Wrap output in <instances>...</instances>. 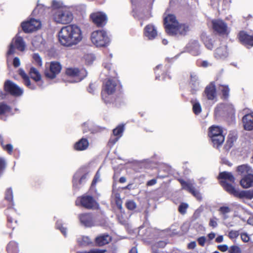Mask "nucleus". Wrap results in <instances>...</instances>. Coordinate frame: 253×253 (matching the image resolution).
<instances>
[{
	"label": "nucleus",
	"instance_id": "obj_1",
	"mask_svg": "<svg viewBox=\"0 0 253 253\" xmlns=\"http://www.w3.org/2000/svg\"><path fill=\"white\" fill-rule=\"evenodd\" d=\"M83 39L80 28L76 25H69L62 27L58 33L60 43L66 46L76 45Z\"/></svg>",
	"mask_w": 253,
	"mask_h": 253
},
{
	"label": "nucleus",
	"instance_id": "obj_2",
	"mask_svg": "<svg viewBox=\"0 0 253 253\" xmlns=\"http://www.w3.org/2000/svg\"><path fill=\"white\" fill-rule=\"evenodd\" d=\"M104 69L108 71L106 75L110 77L107 79L103 83V90L102 92V99L106 102H108L109 100L108 96L113 94L117 89L118 85V81L116 79V73L114 70H112V64L108 61H104L103 63Z\"/></svg>",
	"mask_w": 253,
	"mask_h": 253
},
{
	"label": "nucleus",
	"instance_id": "obj_3",
	"mask_svg": "<svg viewBox=\"0 0 253 253\" xmlns=\"http://www.w3.org/2000/svg\"><path fill=\"white\" fill-rule=\"evenodd\" d=\"M164 24L166 32L169 35H184L188 31V27L179 23L172 14H169L164 18Z\"/></svg>",
	"mask_w": 253,
	"mask_h": 253
},
{
	"label": "nucleus",
	"instance_id": "obj_4",
	"mask_svg": "<svg viewBox=\"0 0 253 253\" xmlns=\"http://www.w3.org/2000/svg\"><path fill=\"white\" fill-rule=\"evenodd\" d=\"M51 19L58 24L66 25L73 19V15L69 8H62L51 13Z\"/></svg>",
	"mask_w": 253,
	"mask_h": 253
},
{
	"label": "nucleus",
	"instance_id": "obj_5",
	"mask_svg": "<svg viewBox=\"0 0 253 253\" xmlns=\"http://www.w3.org/2000/svg\"><path fill=\"white\" fill-rule=\"evenodd\" d=\"M91 42L96 47H106L110 42V39L107 32L103 30L93 31L90 36Z\"/></svg>",
	"mask_w": 253,
	"mask_h": 253
},
{
	"label": "nucleus",
	"instance_id": "obj_6",
	"mask_svg": "<svg viewBox=\"0 0 253 253\" xmlns=\"http://www.w3.org/2000/svg\"><path fill=\"white\" fill-rule=\"evenodd\" d=\"M209 136L215 147L217 148L221 145L224 140L222 130L218 126H212L209 128Z\"/></svg>",
	"mask_w": 253,
	"mask_h": 253
},
{
	"label": "nucleus",
	"instance_id": "obj_7",
	"mask_svg": "<svg viewBox=\"0 0 253 253\" xmlns=\"http://www.w3.org/2000/svg\"><path fill=\"white\" fill-rule=\"evenodd\" d=\"M66 75L71 83H77L81 81L87 75V72L84 69L79 70L77 68H68L66 71Z\"/></svg>",
	"mask_w": 253,
	"mask_h": 253
},
{
	"label": "nucleus",
	"instance_id": "obj_8",
	"mask_svg": "<svg viewBox=\"0 0 253 253\" xmlns=\"http://www.w3.org/2000/svg\"><path fill=\"white\" fill-rule=\"evenodd\" d=\"M25 46L26 45L22 38L17 35L12 40L7 54L8 55L13 54L15 52V48L23 51L24 50Z\"/></svg>",
	"mask_w": 253,
	"mask_h": 253
},
{
	"label": "nucleus",
	"instance_id": "obj_9",
	"mask_svg": "<svg viewBox=\"0 0 253 253\" xmlns=\"http://www.w3.org/2000/svg\"><path fill=\"white\" fill-rule=\"evenodd\" d=\"M76 205L82 206L86 209H91L95 208L97 203L92 197L84 196L77 198L76 201Z\"/></svg>",
	"mask_w": 253,
	"mask_h": 253
},
{
	"label": "nucleus",
	"instance_id": "obj_10",
	"mask_svg": "<svg viewBox=\"0 0 253 253\" xmlns=\"http://www.w3.org/2000/svg\"><path fill=\"white\" fill-rule=\"evenodd\" d=\"M61 65L56 61L51 62L49 64V69L45 71V76L49 79H54L61 71Z\"/></svg>",
	"mask_w": 253,
	"mask_h": 253
},
{
	"label": "nucleus",
	"instance_id": "obj_11",
	"mask_svg": "<svg viewBox=\"0 0 253 253\" xmlns=\"http://www.w3.org/2000/svg\"><path fill=\"white\" fill-rule=\"evenodd\" d=\"M21 26L25 33H30L40 29L41 27V22L39 20L31 19L30 21L23 22Z\"/></svg>",
	"mask_w": 253,
	"mask_h": 253
},
{
	"label": "nucleus",
	"instance_id": "obj_12",
	"mask_svg": "<svg viewBox=\"0 0 253 253\" xmlns=\"http://www.w3.org/2000/svg\"><path fill=\"white\" fill-rule=\"evenodd\" d=\"M4 89L6 91L15 96H20L23 93L21 88L10 81H7L5 83Z\"/></svg>",
	"mask_w": 253,
	"mask_h": 253
},
{
	"label": "nucleus",
	"instance_id": "obj_13",
	"mask_svg": "<svg viewBox=\"0 0 253 253\" xmlns=\"http://www.w3.org/2000/svg\"><path fill=\"white\" fill-rule=\"evenodd\" d=\"M90 18L94 23L98 27H103L107 23V17L106 15L103 12H97L90 15Z\"/></svg>",
	"mask_w": 253,
	"mask_h": 253
},
{
	"label": "nucleus",
	"instance_id": "obj_14",
	"mask_svg": "<svg viewBox=\"0 0 253 253\" xmlns=\"http://www.w3.org/2000/svg\"><path fill=\"white\" fill-rule=\"evenodd\" d=\"M179 182L182 187V188L192 193L198 200H201L202 196L198 190L195 189L194 183L192 181H185L183 180L180 179Z\"/></svg>",
	"mask_w": 253,
	"mask_h": 253
},
{
	"label": "nucleus",
	"instance_id": "obj_15",
	"mask_svg": "<svg viewBox=\"0 0 253 253\" xmlns=\"http://www.w3.org/2000/svg\"><path fill=\"white\" fill-rule=\"evenodd\" d=\"M79 218L81 224L85 227H90L96 225L94 218L91 214H81L79 215Z\"/></svg>",
	"mask_w": 253,
	"mask_h": 253
},
{
	"label": "nucleus",
	"instance_id": "obj_16",
	"mask_svg": "<svg viewBox=\"0 0 253 253\" xmlns=\"http://www.w3.org/2000/svg\"><path fill=\"white\" fill-rule=\"evenodd\" d=\"M185 49L193 55L200 53V45L196 40H191L185 47Z\"/></svg>",
	"mask_w": 253,
	"mask_h": 253
},
{
	"label": "nucleus",
	"instance_id": "obj_17",
	"mask_svg": "<svg viewBox=\"0 0 253 253\" xmlns=\"http://www.w3.org/2000/svg\"><path fill=\"white\" fill-rule=\"evenodd\" d=\"M158 35L157 28L152 24H148L144 29V35L149 40L154 39Z\"/></svg>",
	"mask_w": 253,
	"mask_h": 253
},
{
	"label": "nucleus",
	"instance_id": "obj_18",
	"mask_svg": "<svg viewBox=\"0 0 253 253\" xmlns=\"http://www.w3.org/2000/svg\"><path fill=\"white\" fill-rule=\"evenodd\" d=\"M213 29L220 34H225L227 32V26L221 20H214L212 21Z\"/></svg>",
	"mask_w": 253,
	"mask_h": 253
},
{
	"label": "nucleus",
	"instance_id": "obj_19",
	"mask_svg": "<svg viewBox=\"0 0 253 253\" xmlns=\"http://www.w3.org/2000/svg\"><path fill=\"white\" fill-rule=\"evenodd\" d=\"M87 175V173L81 175L80 172L78 171L73 178V186L76 188H79L86 181Z\"/></svg>",
	"mask_w": 253,
	"mask_h": 253
},
{
	"label": "nucleus",
	"instance_id": "obj_20",
	"mask_svg": "<svg viewBox=\"0 0 253 253\" xmlns=\"http://www.w3.org/2000/svg\"><path fill=\"white\" fill-rule=\"evenodd\" d=\"M204 95L208 100H213L216 96L215 85L211 83L205 88L204 91Z\"/></svg>",
	"mask_w": 253,
	"mask_h": 253
},
{
	"label": "nucleus",
	"instance_id": "obj_21",
	"mask_svg": "<svg viewBox=\"0 0 253 253\" xmlns=\"http://www.w3.org/2000/svg\"><path fill=\"white\" fill-rule=\"evenodd\" d=\"M242 121L245 129L247 130L253 129V113L244 116Z\"/></svg>",
	"mask_w": 253,
	"mask_h": 253
},
{
	"label": "nucleus",
	"instance_id": "obj_22",
	"mask_svg": "<svg viewBox=\"0 0 253 253\" xmlns=\"http://www.w3.org/2000/svg\"><path fill=\"white\" fill-rule=\"evenodd\" d=\"M239 39L243 44L246 45L253 46V36L242 31L239 33Z\"/></svg>",
	"mask_w": 253,
	"mask_h": 253
},
{
	"label": "nucleus",
	"instance_id": "obj_23",
	"mask_svg": "<svg viewBox=\"0 0 253 253\" xmlns=\"http://www.w3.org/2000/svg\"><path fill=\"white\" fill-rule=\"evenodd\" d=\"M239 39L243 44L246 45L253 46V36L242 31L239 33Z\"/></svg>",
	"mask_w": 253,
	"mask_h": 253
},
{
	"label": "nucleus",
	"instance_id": "obj_24",
	"mask_svg": "<svg viewBox=\"0 0 253 253\" xmlns=\"http://www.w3.org/2000/svg\"><path fill=\"white\" fill-rule=\"evenodd\" d=\"M228 53L226 45L217 48L214 52V57L218 59H223L228 56Z\"/></svg>",
	"mask_w": 253,
	"mask_h": 253
},
{
	"label": "nucleus",
	"instance_id": "obj_25",
	"mask_svg": "<svg viewBox=\"0 0 253 253\" xmlns=\"http://www.w3.org/2000/svg\"><path fill=\"white\" fill-rule=\"evenodd\" d=\"M19 74L22 78L25 85L31 89H35L36 88V84H35L31 83L29 77L22 69H20L19 70Z\"/></svg>",
	"mask_w": 253,
	"mask_h": 253
},
{
	"label": "nucleus",
	"instance_id": "obj_26",
	"mask_svg": "<svg viewBox=\"0 0 253 253\" xmlns=\"http://www.w3.org/2000/svg\"><path fill=\"white\" fill-rule=\"evenodd\" d=\"M240 184L244 188L253 187V173L243 177L240 180Z\"/></svg>",
	"mask_w": 253,
	"mask_h": 253
},
{
	"label": "nucleus",
	"instance_id": "obj_27",
	"mask_svg": "<svg viewBox=\"0 0 253 253\" xmlns=\"http://www.w3.org/2000/svg\"><path fill=\"white\" fill-rule=\"evenodd\" d=\"M89 146V142L86 138H82L74 144V149L77 151L86 150Z\"/></svg>",
	"mask_w": 253,
	"mask_h": 253
},
{
	"label": "nucleus",
	"instance_id": "obj_28",
	"mask_svg": "<svg viewBox=\"0 0 253 253\" xmlns=\"http://www.w3.org/2000/svg\"><path fill=\"white\" fill-rule=\"evenodd\" d=\"M111 240V237L108 234H102L95 238L96 244L102 246L108 244Z\"/></svg>",
	"mask_w": 253,
	"mask_h": 253
},
{
	"label": "nucleus",
	"instance_id": "obj_29",
	"mask_svg": "<svg viewBox=\"0 0 253 253\" xmlns=\"http://www.w3.org/2000/svg\"><path fill=\"white\" fill-rule=\"evenodd\" d=\"M237 170L242 175L245 176L253 173V170L248 165H242L237 168Z\"/></svg>",
	"mask_w": 253,
	"mask_h": 253
},
{
	"label": "nucleus",
	"instance_id": "obj_30",
	"mask_svg": "<svg viewBox=\"0 0 253 253\" xmlns=\"http://www.w3.org/2000/svg\"><path fill=\"white\" fill-rule=\"evenodd\" d=\"M237 197L240 199L252 200L253 199V190H239Z\"/></svg>",
	"mask_w": 253,
	"mask_h": 253
},
{
	"label": "nucleus",
	"instance_id": "obj_31",
	"mask_svg": "<svg viewBox=\"0 0 253 253\" xmlns=\"http://www.w3.org/2000/svg\"><path fill=\"white\" fill-rule=\"evenodd\" d=\"M221 184L227 192L237 197L239 190L235 189L232 185L225 181H221Z\"/></svg>",
	"mask_w": 253,
	"mask_h": 253
},
{
	"label": "nucleus",
	"instance_id": "obj_32",
	"mask_svg": "<svg viewBox=\"0 0 253 253\" xmlns=\"http://www.w3.org/2000/svg\"><path fill=\"white\" fill-rule=\"evenodd\" d=\"M29 75L31 78L36 82H39L41 80L42 76L37 69L32 67L29 71Z\"/></svg>",
	"mask_w": 253,
	"mask_h": 253
},
{
	"label": "nucleus",
	"instance_id": "obj_33",
	"mask_svg": "<svg viewBox=\"0 0 253 253\" xmlns=\"http://www.w3.org/2000/svg\"><path fill=\"white\" fill-rule=\"evenodd\" d=\"M219 178L222 179V181L234 182L235 178L231 173L226 171L221 172L219 175Z\"/></svg>",
	"mask_w": 253,
	"mask_h": 253
},
{
	"label": "nucleus",
	"instance_id": "obj_34",
	"mask_svg": "<svg viewBox=\"0 0 253 253\" xmlns=\"http://www.w3.org/2000/svg\"><path fill=\"white\" fill-rule=\"evenodd\" d=\"M202 39L206 47L209 49H212L213 47V42H214V41L211 37L207 36L205 35H202Z\"/></svg>",
	"mask_w": 253,
	"mask_h": 253
},
{
	"label": "nucleus",
	"instance_id": "obj_35",
	"mask_svg": "<svg viewBox=\"0 0 253 253\" xmlns=\"http://www.w3.org/2000/svg\"><path fill=\"white\" fill-rule=\"evenodd\" d=\"M124 130V125H120L113 130L114 135L117 136L115 139L113 140L114 144L116 143L118 140V139L122 136Z\"/></svg>",
	"mask_w": 253,
	"mask_h": 253
},
{
	"label": "nucleus",
	"instance_id": "obj_36",
	"mask_svg": "<svg viewBox=\"0 0 253 253\" xmlns=\"http://www.w3.org/2000/svg\"><path fill=\"white\" fill-rule=\"evenodd\" d=\"M11 108L9 106L4 103H0V115L1 119H4L2 118V116L4 115L10 114Z\"/></svg>",
	"mask_w": 253,
	"mask_h": 253
},
{
	"label": "nucleus",
	"instance_id": "obj_37",
	"mask_svg": "<svg viewBox=\"0 0 253 253\" xmlns=\"http://www.w3.org/2000/svg\"><path fill=\"white\" fill-rule=\"evenodd\" d=\"M52 9L51 11V13L54 12L55 11L60 9L62 8H68L67 6L64 5L63 3L60 1L57 0H53L52 2Z\"/></svg>",
	"mask_w": 253,
	"mask_h": 253
},
{
	"label": "nucleus",
	"instance_id": "obj_38",
	"mask_svg": "<svg viewBox=\"0 0 253 253\" xmlns=\"http://www.w3.org/2000/svg\"><path fill=\"white\" fill-rule=\"evenodd\" d=\"M218 211L222 214L223 219L226 220L228 217L227 214L231 211V209L228 207L222 206L220 207Z\"/></svg>",
	"mask_w": 253,
	"mask_h": 253
},
{
	"label": "nucleus",
	"instance_id": "obj_39",
	"mask_svg": "<svg viewBox=\"0 0 253 253\" xmlns=\"http://www.w3.org/2000/svg\"><path fill=\"white\" fill-rule=\"evenodd\" d=\"M197 81V75L194 73H191L190 75V83L193 86V87L195 88V89H198L199 86V83Z\"/></svg>",
	"mask_w": 253,
	"mask_h": 253
},
{
	"label": "nucleus",
	"instance_id": "obj_40",
	"mask_svg": "<svg viewBox=\"0 0 253 253\" xmlns=\"http://www.w3.org/2000/svg\"><path fill=\"white\" fill-rule=\"evenodd\" d=\"M78 242L82 245H87L91 243V240L88 236H82L77 239Z\"/></svg>",
	"mask_w": 253,
	"mask_h": 253
},
{
	"label": "nucleus",
	"instance_id": "obj_41",
	"mask_svg": "<svg viewBox=\"0 0 253 253\" xmlns=\"http://www.w3.org/2000/svg\"><path fill=\"white\" fill-rule=\"evenodd\" d=\"M33 62L37 66L42 67V59L38 53H34L32 56Z\"/></svg>",
	"mask_w": 253,
	"mask_h": 253
},
{
	"label": "nucleus",
	"instance_id": "obj_42",
	"mask_svg": "<svg viewBox=\"0 0 253 253\" xmlns=\"http://www.w3.org/2000/svg\"><path fill=\"white\" fill-rule=\"evenodd\" d=\"M193 111L196 115L199 114L202 111V107L200 103L197 101H192Z\"/></svg>",
	"mask_w": 253,
	"mask_h": 253
},
{
	"label": "nucleus",
	"instance_id": "obj_43",
	"mask_svg": "<svg viewBox=\"0 0 253 253\" xmlns=\"http://www.w3.org/2000/svg\"><path fill=\"white\" fill-rule=\"evenodd\" d=\"M43 39L40 36L35 37L32 40V43L33 45L36 48L41 47Z\"/></svg>",
	"mask_w": 253,
	"mask_h": 253
},
{
	"label": "nucleus",
	"instance_id": "obj_44",
	"mask_svg": "<svg viewBox=\"0 0 253 253\" xmlns=\"http://www.w3.org/2000/svg\"><path fill=\"white\" fill-rule=\"evenodd\" d=\"M56 227L57 229L60 230L61 232L63 234L65 237L67 236V229L66 227L63 226L61 222L58 221L56 222Z\"/></svg>",
	"mask_w": 253,
	"mask_h": 253
},
{
	"label": "nucleus",
	"instance_id": "obj_45",
	"mask_svg": "<svg viewBox=\"0 0 253 253\" xmlns=\"http://www.w3.org/2000/svg\"><path fill=\"white\" fill-rule=\"evenodd\" d=\"M220 89L222 92L223 97L224 98H227L229 96V87L226 85H221L220 87Z\"/></svg>",
	"mask_w": 253,
	"mask_h": 253
},
{
	"label": "nucleus",
	"instance_id": "obj_46",
	"mask_svg": "<svg viewBox=\"0 0 253 253\" xmlns=\"http://www.w3.org/2000/svg\"><path fill=\"white\" fill-rule=\"evenodd\" d=\"M235 140V137H228V140H227L225 147L226 149H229L233 144L234 141Z\"/></svg>",
	"mask_w": 253,
	"mask_h": 253
},
{
	"label": "nucleus",
	"instance_id": "obj_47",
	"mask_svg": "<svg viewBox=\"0 0 253 253\" xmlns=\"http://www.w3.org/2000/svg\"><path fill=\"white\" fill-rule=\"evenodd\" d=\"M5 199L8 201H11L13 199V193L11 188L8 189L5 192Z\"/></svg>",
	"mask_w": 253,
	"mask_h": 253
},
{
	"label": "nucleus",
	"instance_id": "obj_48",
	"mask_svg": "<svg viewBox=\"0 0 253 253\" xmlns=\"http://www.w3.org/2000/svg\"><path fill=\"white\" fill-rule=\"evenodd\" d=\"M126 208L130 210H133L136 207V203L133 201H128L126 204Z\"/></svg>",
	"mask_w": 253,
	"mask_h": 253
},
{
	"label": "nucleus",
	"instance_id": "obj_49",
	"mask_svg": "<svg viewBox=\"0 0 253 253\" xmlns=\"http://www.w3.org/2000/svg\"><path fill=\"white\" fill-rule=\"evenodd\" d=\"M188 207V206L187 204L182 203L179 206L178 211L181 213L184 214L186 212Z\"/></svg>",
	"mask_w": 253,
	"mask_h": 253
},
{
	"label": "nucleus",
	"instance_id": "obj_50",
	"mask_svg": "<svg viewBox=\"0 0 253 253\" xmlns=\"http://www.w3.org/2000/svg\"><path fill=\"white\" fill-rule=\"evenodd\" d=\"M229 252L230 253H241V250L238 246H232L230 248Z\"/></svg>",
	"mask_w": 253,
	"mask_h": 253
},
{
	"label": "nucleus",
	"instance_id": "obj_51",
	"mask_svg": "<svg viewBox=\"0 0 253 253\" xmlns=\"http://www.w3.org/2000/svg\"><path fill=\"white\" fill-rule=\"evenodd\" d=\"M217 218L216 217H213L210 220L209 225L213 228L217 226Z\"/></svg>",
	"mask_w": 253,
	"mask_h": 253
},
{
	"label": "nucleus",
	"instance_id": "obj_52",
	"mask_svg": "<svg viewBox=\"0 0 253 253\" xmlns=\"http://www.w3.org/2000/svg\"><path fill=\"white\" fill-rule=\"evenodd\" d=\"M239 236V232L237 231L231 230L228 234V237L231 239L236 238Z\"/></svg>",
	"mask_w": 253,
	"mask_h": 253
},
{
	"label": "nucleus",
	"instance_id": "obj_53",
	"mask_svg": "<svg viewBox=\"0 0 253 253\" xmlns=\"http://www.w3.org/2000/svg\"><path fill=\"white\" fill-rule=\"evenodd\" d=\"M241 238L242 241L246 243L248 242L250 240V237L249 235L245 233H243L241 234Z\"/></svg>",
	"mask_w": 253,
	"mask_h": 253
},
{
	"label": "nucleus",
	"instance_id": "obj_54",
	"mask_svg": "<svg viewBox=\"0 0 253 253\" xmlns=\"http://www.w3.org/2000/svg\"><path fill=\"white\" fill-rule=\"evenodd\" d=\"M1 145H2L3 148L7 151L9 153H10L13 149V146L11 144H7L6 145H3L2 143H1Z\"/></svg>",
	"mask_w": 253,
	"mask_h": 253
},
{
	"label": "nucleus",
	"instance_id": "obj_55",
	"mask_svg": "<svg viewBox=\"0 0 253 253\" xmlns=\"http://www.w3.org/2000/svg\"><path fill=\"white\" fill-rule=\"evenodd\" d=\"M100 177V174H99V172L97 171V173H96V175H95L93 181H92V182L91 184V186H93L96 184V182L99 180Z\"/></svg>",
	"mask_w": 253,
	"mask_h": 253
},
{
	"label": "nucleus",
	"instance_id": "obj_56",
	"mask_svg": "<svg viewBox=\"0 0 253 253\" xmlns=\"http://www.w3.org/2000/svg\"><path fill=\"white\" fill-rule=\"evenodd\" d=\"M206 241V239L205 237L202 236L198 239V242L199 244L202 246H204L205 245V242Z\"/></svg>",
	"mask_w": 253,
	"mask_h": 253
},
{
	"label": "nucleus",
	"instance_id": "obj_57",
	"mask_svg": "<svg viewBox=\"0 0 253 253\" xmlns=\"http://www.w3.org/2000/svg\"><path fill=\"white\" fill-rule=\"evenodd\" d=\"M218 249L221 252H224L228 250V247L226 245H218L217 247Z\"/></svg>",
	"mask_w": 253,
	"mask_h": 253
},
{
	"label": "nucleus",
	"instance_id": "obj_58",
	"mask_svg": "<svg viewBox=\"0 0 253 253\" xmlns=\"http://www.w3.org/2000/svg\"><path fill=\"white\" fill-rule=\"evenodd\" d=\"M13 66L15 67H18L20 65V61L18 57H15L13 61Z\"/></svg>",
	"mask_w": 253,
	"mask_h": 253
},
{
	"label": "nucleus",
	"instance_id": "obj_59",
	"mask_svg": "<svg viewBox=\"0 0 253 253\" xmlns=\"http://www.w3.org/2000/svg\"><path fill=\"white\" fill-rule=\"evenodd\" d=\"M90 253H107L105 250L94 249L90 251Z\"/></svg>",
	"mask_w": 253,
	"mask_h": 253
},
{
	"label": "nucleus",
	"instance_id": "obj_60",
	"mask_svg": "<svg viewBox=\"0 0 253 253\" xmlns=\"http://www.w3.org/2000/svg\"><path fill=\"white\" fill-rule=\"evenodd\" d=\"M196 246V243L195 242H191L188 245V248L190 249H194Z\"/></svg>",
	"mask_w": 253,
	"mask_h": 253
},
{
	"label": "nucleus",
	"instance_id": "obj_61",
	"mask_svg": "<svg viewBox=\"0 0 253 253\" xmlns=\"http://www.w3.org/2000/svg\"><path fill=\"white\" fill-rule=\"evenodd\" d=\"M156 182H157L156 180L155 179H153L148 181L147 182V184L148 186H152V185L155 184L156 183Z\"/></svg>",
	"mask_w": 253,
	"mask_h": 253
},
{
	"label": "nucleus",
	"instance_id": "obj_62",
	"mask_svg": "<svg viewBox=\"0 0 253 253\" xmlns=\"http://www.w3.org/2000/svg\"><path fill=\"white\" fill-rule=\"evenodd\" d=\"M223 241V236L222 235L218 236L215 239V242L217 243H221Z\"/></svg>",
	"mask_w": 253,
	"mask_h": 253
},
{
	"label": "nucleus",
	"instance_id": "obj_63",
	"mask_svg": "<svg viewBox=\"0 0 253 253\" xmlns=\"http://www.w3.org/2000/svg\"><path fill=\"white\" fill-rule=\"evenodd\" d=\"M161 67H162L161 65H159L156 67V68L155 70V72L156 74V79H158L159 77H158V75L159 74V73H158V70L159 69L161 68Z\"/></svg>",
	"mask_w": 253,
	"mask_h": 253
},
{
	"label": "nucleus",
	"instance_id": "obj_64",
	"mask_svg": "<svg viewBox=\"0 0 253 253\" xmlns=\"http://www.w3.org/2000/svg\"><path fill=\"white\" fill-rule=\"evenodd\" d=\"M215 237V234L214 233L211 232L208 234V237L210 240H212Z\"/></svg>",
	"mask_w": 253,
	"mask_h": 253
}]
</instances>
